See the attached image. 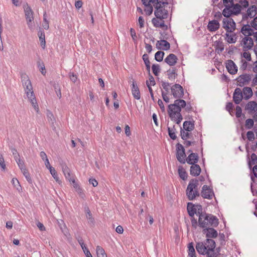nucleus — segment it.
Wrapping results in <instances>:
<instances>
[{"label":"nucleus","mask_w":257,"mask_h":257,"mask_svg":"<svg viewBox=\"0 0 257 257\" xmlns=\"http://www.w3.org/2000/svg\"><path fill=\"white\" fill-rule=\"evenodd\" d=\"M213 227H207L202 228V233L207 238L204 241L196 243V249L197 252L202 255H206L207 257H216L217 253L214 249L216 246L215 241L211 239L216 238L218 235L217 231Z\"/></svg>","instance_id":"nucleus-1"},{"label":"nucleus","mask_w":257,"mask_h":257,"mask_svg":"<svg viewBox=\"0 0 257 257\" xmlns=\"http://www.w3.org/2000/svg\"><path fill=\"white\" fill-rule=\"evenodd\" d=\"M218 224V219L211 214L204 213L198 218V226L202 228L207 227H216Z\"/></svg>","instance_id":"nucleus-2"},{"label":"nucleus","mask_w":257,"mask_h":257,"mask_svg":"<svg viewBox=\"0 0 257 257\" xmlns=\"http://www.w3.org/2000/svg\"><path fill=\"white\" fill-rule=\"evenodd\" d=\"M198 185L199 182L196 179H192L190 181L186 190V194L189 200H193L196 197L199 196L200 194L197 189Z\"/></svg>","instance_id":"nucleus-3"},{"label":"nucleus","mask_w":257,"mask_h":257,"mask_svg":"<svg viewBox=\"0 0 257 257\" xmlns=\"http://www.w3.org/2000/svg\"><path fill=\"white\" fill-rule=\"evenodd\" d=\"M23 86L27 94V96L30 101L35 109L38 112L39 110L38 105L36 102V97L33 90V87L30 80L25 82Z\"/></svg>","instance_id":"nucleus-4"},{"label":"nucleus","mask_w":257,"mask_h":257,"mask_svg":"<svg viewBox=\"0 0 257 257\" xmlns=\"http://www.w3.org/2000/svg\"><path fill=\"white\" fill-rule=\"evenodd\" d=\"M24 9L25 18L28 27L29 29H32L33 26L32 24V22L34 20V12L27 3H26V4L24 6Z\"/></svg>","instance_id":"nucleus-5"},{"label":"nucleus","mask_w":257,"mask_h":257,"mask_svg":"<svg viewBox=\"0 0 257 257\" xmlns=\"http://www.w3.org/2000/svg\"><path fill=\"white\" fill-rule=\"evenodd\" d=\"M176 147L177 160L182 164H185L186 155L184 147L180 143L177 144Z\"/></svg>","instance_id":"nucleus-6"},{"label":"nucleus","mask_w":257,"mask_h":257,"mask_svg":"<svg viewBox=\"0 0 257 257\" xmlns=\"http://www.w3.org/2000/svg\"><path fill=\"white\" fill-rule=\"evenodd\" d=\"M171 93L175 98H181L184 96V89L179 84H175L171 88Z\"/></svg>","instance_id":"nucleus-7"},{"label":"nucleus","mask_w":257,"mask_h":257,"mask_svg":"<svg viewBox=\"0 0 257 257\" xmlns=\"http://www.w3.org/2000/svg\"><path fill=\"white\" fill-rule=\"evenodd\" d=\"M154 15L157 19L163 20L166 19L168 17V12L164 7L160 8L157 6L154 12Z\"/></svg>","instance_id":"nucleus-8"},{"label":"nucleus","mask_w":257,"mask_h":257,"mask_svg":"<svg viewBox=\"0 0 257 257\" xmlns=\"http://www.w3.org/2000/svg\"><path fill=\"white\" fill-rule=\"evenodd\" d=\"M251 78V75L248 74H243L240 75L236 78L237 85L240 87H242L245 85L248 84Z\"/></svg>","instance_id":"nucleus-9"},{"label":"nucleus","mask_w":257,"mask_h":257,"mask_svg":"<svg viewBox=\"0 0 257 257\" xmlns=\"http://www.w3.org/2000/svg\"><path fill=\"white\" fill-rule=\"evenodd\" d=\"M201 196L203 198L211 199L214 195V192L212 188H210L206 185H204L202 188L201 192Z\"/></svg>","instance_id":"nucleus-10"},{"label":"nucleus","mask_w":257,"mask_h":257,"mask_svg":"<svg viewBox=\"0 0 257 257\" xmlns=\"http://www.w3.org/2000/svg\"><path fill=\"white\" fill-rule=\"evenodd\" d=\"M242 43L243 44V51H247L252 48L253 45V42L251 38L245 37L242 40Z\"/></svg>","instance_id":"nucleus-11"},{"label":"nucleus","mask_w":257,"mask_h":257,"mask_svg":"<svg viewBox=\"0 0 257 257\" xmlns=\"http://www.w3.org/2000/svg\"><path fill=\"white\" fill-rule=\"evenodd\" d=\"M199 156L197 153H191L185 159V162H186L188 164L193 165L196 164L198 162Z\"/></svg>","instance_id":"nucleus-12"},{"label":"nucleus","mask_w":257,"mask_h":257,"mask_svg":"<svg viewBox=\"0 0 257 257\" xmlns=\"http://www.w3.org/2000/svg\"><path fill=\"white\" fill-rule=\"evenodd\" d=\"M244 109L248 113H252L257 111V103L254 101H249L245 105Z\"/></svg>","instance_id":"nucleus-13"},{"label":"nucleus","mask_w":257,"mask_h":257,"mask_svg":"<svg viewBox=\"0 0 257 257\" xmlns=\"http://www.w3.org/2000/svg\"><path fill=\"white\" fill-rule=\"evenodd\" d=\"M226 30L227 32H232L235 29V23L233 20L226 15Z\"/></svg>","instance_id":"nucleus-14"},{"label":"nucleus","mask_w":257,"mask_h":257,"mask_svg":"<svg viewBox=\"0 0 257 257\" xmlns=\"http://www.w3.org/2000/svg\"><path fill=\"white\" fill-rule=\"evenodd\" d=\"M230 3L231 6V10L230 11L231 14L237 15L240 13L241 6L238 4H234L233 0H226V4Z\"/></svg>","instance_id":"nucleus-15"},{"label":"nucleus","mask_w":257,"mask_h":257,"mask_svg":"<svg viewBox=\"0 0 257 257\" xmlns=\"http://www.w3.org/2000/svg\"><path fill=\"white\" fill-rule=\"evenodd\" d=\"M243 98L242 91L240 88H236L235 89L233 97L234 102L237 104L240 103Z\"/></svg>","instance_id":"nucleus-16"},{"label":"nucleus","mask_w":257,"mask_h":257,"mask_svg":"<svg viewBox=\"0 0 257 257\" xmlns=\"http://www.w3.org/2000/svg\"><path fill=\"white\" fill-rule=\"evenodd\" d=\"M178 58L174 54H170L165 59L164 61L170 66H174L177 62Z\"/></svg>","instance_id":"nucleus-17"},{"label":"nucleus","mask_w":257,"mask_h":257,"mask_svg":"<svg viewBox=\"0 0 257 257\" xmlns=\"http://www.w3.org/2000/svg\"><path fill=\"white\" fill-rule=\"evenodd\" d=\"M156 48L158 49H162L166 51L170 49V43L165 40H161L160 41H157L156 44Z\"/></svg>","instance_id":"nucleus-18"},{"label":"nucleus","mask_w":257,"mask_h":257,"mask_svg":"<svg viewBox=\"0 0 257 257\" xmlns=\"http://www.w3.org/2000/svg\"><path fill=\"white\" fill-rule=\"evenodd\" d=\"M226 68L231 74H234L237 71V67L233 61L231 60H228V62L226 63Z\"/></svg>","instance_id":"nucleus-19"},{"label":"nucleus","mask_w":257,"mask_h":257,"mask_svg":"<svg viewBox=\"0 0 257 257\" xmlns=\"http://www.w3.org/2000/svg\"><path fill=\"white\" fill-rule=\"evenodd\" d=\"M174 101L173 104H170L168 105V112H173L176 111H181L179 106V98Z\"/></svg>","instance_id":"nucleus-20"},{"label":"nucleus","mask_w":257,"mask_h":257,"mask_svg":"<svg viewBox=\"0 0 257 257\" xmlns=\"http://www.w3.org/2000/svg\"><path fill=\"white\" fill-rule=\"evenodd\" d=\"M132 92L134 98L139 100L141 98V94L139 88L135 81L133 82L132 85Z\"/></svg>","instance_id":"nucleus-21"},{"label":"nucleus","mask_w":257,"mask_h":257,"mask_svg":"<svg viewBox=\"0 0 257 257\" xmlns=\"http://www.w3.org/2000/svg\"><path fill=\"white\" fill-rule=\"evenodd\" d=\"M241 32L245 37L251 36L254 33L253 30L250 28V26L249 25H244L241 28Z\"/></svg>","instance_id":"nucleus-22"},{"label":"nucleus","mask_w":257,"mask_h":257,"mask_svg":"<svg viewBox=\"0 0 257 257\" xmlns=\"http://www.w3.org/2000/svg\"><path fill=\"white\" fill-rule=\"evenodd\" d=\"M201 168L199 165L194 164L191 165L190 170V174L193 176H198L201 173Z\"/></svg>","instance_id":"nucleus-23"},{"label":"nucleus","mask_w":257,"mask_h":257,"mask_svg":"<svg viewBox=\"0 0 257 257\" xmlns=\"http://www.w3.org/2000/svg\"><path fill=\"white\" fill-rule=\"evenodd\" d=\"M219 28V24L217 20L209 21L207 25V29L210 32H214Z\"/></svg>","instance_id":"nucleus-24"},{"label":"nucleus","mask_w":257,"mask_h":257,"mask_svg":"<svg viewBox=\"0 0 257 257\" xmlns=\"http://www.w3.org/2000/svg\"><path fill=\"white\" fill-rule=\"evenodd\" d=\"M61 167L62 171L66 179L68 180L70 182H71V181L73 180V179L74 178L71 176L70 169L65 164H62L61 165Z\"/></svg>","instance_id":"nucleus-25"},{"label":"nucleus","mask_w":257,"mask_h":257,"mask_svg":"<svg viewBox=\"0 0 257 257\" xmlns=\"http://www.w3.org/2000/svg\"><path fill=\"white\" fill-rule=\"evenodd\" d=\"M71 182L73 183V186L75 189V190L78 194L79 197L83 199L85 195L83 193L82 189L80 188L79 184L75 182L74 179H73Z\"/></svg>","instance_id":"nucleus-26"},{"label":"nucleus","mask_w":257,"mask_h":257,"mask_svg":"<svg viewBox=\"0 0 257 257\" xmlns=\"http://www.w3.org/2000/svg\"><path fill=\"white\" fill-rule=\"evenodd\" d=\"M243 98L247 100L249 99L253 95L252 89L249 87H244L242 91Z\"/></svg>","instance_id":"nucleus-27"},{"label":"nucleus","mask_w":257,"mask_h":257,"mask_svg":"<svg viewBox=\"0 0 257 257\" xmlns=\"http://www.w3.org/2000/svg\"><path fill=\"white\" fill-rule=\"evenodd\" d=\"M168 78L170 80H174L177 77V69L176 67H173L172 69H169L167 71Z\"/></svg>","instance_id":"nucleus-28"},{"label":"nucleus","mask_w":257,"mask_h":257,"mask_svg":"<svg viewBox=\"0 0 257 257\" xmlns=\"http://www.w3.org/2000/svg\"><path fill=\"white\" fill-rule=\"evenodd\" d=\"M194 121H185L183 122V130L187 132H191L194 130Z\"/></svg>","instance_id":"nucleus-29"},{"label":"nucleus","mask_w":257,"mask_h":257,"mask_svg":"<svg viewBox=\"0 0 257 257\" xmlns=\"http://www.w3.org/2000/svg\"><path fill=\"white\" fill-rule=\"evenodd\" d=\"M187 211L189 215L193 217L196 213V205L193 204L192 202H188L187 206Z\"/></svg>","instance_id":"nucleus-30"},{"label":"nucleus","mask_w":257,"mask_h":257,"mask_svg":"<svg viewBox=\"0 0 257 257\" xmlns=\"http://www.w3.org/2000/svg\"><path fill=\"white\" fill-rule=\"evenodd\" d=\"M38 36L40 41L41 46L44 48L46 45L45 36L44 31L43 29L40 28V30L38 33Z\"/></svg>","instance_id":"nucleus-31"},{"label":"nucleus","mask_w":257,"mask_h":257,"mask_svg":"<svg viewBox=\"0 0 257 257\" xmlns=\"http://www.w3.org/2000/svg\"><path fill=\"white\" fill-rule=\"evenodd\" d=\"M256 7L255 5H252L247 10V14L243 18L250 17V18H253L256 15Z\"/></svg>","instance_id":"nucleus-32"},{"label":"nucleus","mask_w":257,"mask_h":257,"mask_svg":"<svg viewBox=\"0 0 257 257\" xmlns=\"http://www.w3.org/2000/svg\"><path fill=\"white\" fill-rule=\"evenodd\" d=\"M181 111H176L173 112H170L169 115L171 120H176V118L182 120L183 116L181 113Z\"/></svg>","instance_id":"nucleus-33"},{"label":"nucleus","mask_w":257,"mask_h":257,"mask_svg":"<svg viewBox=\"0 0 257 257\" xmlns=\"http://www.w3.org/2000/svg\"><path fill=\"white\" fill-rule=\"evenodd\" d=\"M215 51L218 54L221 53L224 48V43L220 40L216 41L215 42Z\"/></svg>","instance_id":"nucleus-34"},{"label":"nucleus","mask_w":257,"mask_h":257,"mask_svg":"<svg viewBox=\"0 0 257 257\" xmlns=\"http://www.w3.org/2000/svg\"><path fill=\"white\" fill-rule=\"evenodd\" d=\"M168 135L170 138L175 140L177 138V136L176 135V129L175 128V125H174L172 127H168Z\"/></svg>","instance_id":"nucleus-35"},{"label":"nucleus","mask_w":257,"mask_h":257,"mask_svg":"<svg viewBox=\"0 0 257 257\" xmlns=\"http://www.w3.org/2000/svg\"><path fill=\"white\" fill-rule=\"evenodd\" d=\"M188 256L189 257H196L195 250L193 245V242L189 243L188 245Z\"/></svg>","instance_id":"nucleus-36"},{"label":"nucleus","mask_w":257,"mask_h":257,"mask_svg":"<svg viewBox=\"0 0 257 257\" xmlns=\"http://www.w3.org/2000/svg\"><path fill=\"white\" fill-rule=\"evenodd\" d=\"M180 136L181 137L182 139L183 140H186L187 139H192V136L190 134L189 132H185L184 130L182 129V128L180 127Z\"/></svg>","instance_id":"nucleus-37"},{"label":"nucleus","mask_w":257,"mask_h":257,"mask_svg":"<svg viewBox=\"0 0 257 257\" xmlns=\"http://www.w3.org/2000/svg\"><path fill=\"white\" fill-rule=\"evenodd\" d=\"M178 173L180 177L183 180H186L187 178V173L184 168L180 166L178 167Z\"/></svg>","instance_id":"nucleus-38"},{"label":"nucleus","mask_w":257,"mask_h":257,"mask_svg":"<svg viewBox=\"0 0 257 257\" xmlns=\"http://www.w3.org/2000/svg\"><path fill=\"white\" fill-rule=\"evenodd\" d=\"M237 37L235 33L229 35L226 33V40L229 43H234L236 41Z\"/></svg>","instance_id":"nucleus-39"},{"label":"nucleus","mask_w":257,"mask_h":257,"mask_svg":"<svg viewBox=\"0 0 257 257\" xmlns=\"http://www.w3.org/2000/svg\"><path fill=\"white\" fill-rule=\"evenodd\" d=\"M85 211L86 212V216L88 220V222L91 223H93L94 222V218L92 216V214L89 210L88 207H85Z\"/></svg>","instance_id":"nucleus-40"},{"label":"nucleus","mask_w":257,"mask_h":257,"mask_svg":"<svg viewBox=\"0 0 257 257\" xmlns=\"http://www.w3.org/2000/svg\"><path fill=\"white\" fill-rule=\"evenodd\" d=\"M96 254L97 257H107L104 249L100 246L96 247Z\"/></svg>","instance_id":"nucleus-41"},{"label":"nucleus","mask_w":257,"mask_h":257,"mask_svg":"<svg viewBox=\"0 0 257 257\" xmlns=\"http://www.w3.org/2000/svg\"><path fill=\"white\" fill-rule=\"evenodd\" d=\"M165 53L161 51H158L155 54V59L158 62H161L163 60Z\"/></svg>","instance_id":"nucleus-42"},{"label":"nucleus","mask_w":257,"mask_h":257,"mask_svg":"<svg viewBox=\"0 0 257 257\" xmlns=\"http://www.w3.org/2000/svg\"><path fill=\"white\" fill-rule=\"evenodd\" d=\"M152 70L154 74L158 76L161 71L160 65L158 64H153L152 66Z\"/></svg>","instance_id":"nucleus-43"},{"label":"nucleus","mask_w":257,"mask_h":257,"mask_svg":"<svg viewBox=\"0 0 257 257\" xmlns=\"http://www.w3.org/2000/svg\"><path fill=\"white\" fill-rule=\"evenodd\" d=\"M145 6L146 7V8L145 9L146 15L148 16L151 15L153 11V8L151 5V3L148 2V3L146 4V6Z\"/></svg>","instance_id":"nucleus-44"},{"label":"nucleus","mask_w":257,"mask_h":257,"mask_svg":"<svg viewBox=\"0 0 257 257\" xmlns=\"http://www.w3.org/2000/svg\"><path fill=\"white\" fill-rule=\"evenodd\" d=\"M37 65L41 73L44 75H45V67L44 63L40 59L37 61Z\"/></svg>","instance_id":"nucleus-45"},{"label":"nucleus","mask_w":257,"mask_h":257,"mask_svg":"<svg viewBox=\"0 0 257 257\" xmlns=\"http://www.w3.org/2000/svg\"><path fill=\"white\" fill-rule=\"evenodd\" d=\"M251 160L248 162V166L250 168L252 165H257V156L254 154L252 153L250 156Z\"/></svg>","instance_id":"nucleus-46"},{"label":"nucleus","mask_w":257,"mask_h":257,"mask_svg":"<svg viewBox=\"0 0 257 257\" xmlns=\"http://www.w3.org/2000/svg\"><path fill=\"white\" fill-rule=\"evenodd\" d=\"M202 207L200 204H196V212L195 214L196 215L199 216V218L200 217V216L203 215L204 213H206L205 212H203L202 210Z\"/></svg>","instance_id":"nucleus-47"},{"label":"nucleus","mask_w":257,"mask_h":257,"mask_svg":"<svg viewBox=\"0 0 257 257\" xmlns=\"http://www.w3.org/2000/svg\"><path fill=\"white\" fill-rule=\"evenodd\" d=\"M53 86L55 90V92L57 94V96L58 97V98L59 99L61 98L62 97V95H61V89H60V86L59 85V84L58 83H54Z\"/></svg>","instance_id":"nucleus-48"},{"label":"nucleus","mask_w":257,"mask_h":257,"mask_svg":"<svg viewBox=\"0 0 257 257\" xmlns=\"http://www.w3.org/2000/svg\"><path fill=\"white\" fill-rule=\"evenodd\" d=\"M12 183L14 187H15L17 188V190L20 192L21 190H22V187L21 185H20V183L19 181L16 178H13L12 180Z\"/></svg>","instance_id":"nucleus-49"},{"label":"nucleus","mask_w":257,"mask_h":257,"mask_svg":"<svg viewBox=\"0 0 257 257\" xmlns=\"http://www.w3.org/2000/svg\"><path fill=\"white\" fill-rule=\"evenodd\" d=\"M50 172L54 179L55 180L56 182H59V177L58 176V174L56 170H55L54 168H50V169H49Z\"/></svg>","instance_id":"nucleus-50"},{"label":"nucleus","mask_w":257,"mask_h":257,"mask_svg":"<svg viewBox=\"0 0 257 257\" xmlns=\"http://www.w3.org/2000/svg\"><path fill=\"white\" fill-rule=\"evenodd\" d=\"M20 75H21V82L22 83V85L25 82H26L30 80L29 77L26 73H24V72H21Z\"/></svg>","instance_id":"nucleus-51"},{"label":"nucleus","mask_w":257,"mask_h":257,"mask_svg":"<svg viewBox=\"0 0 257 257\" xmlns=\"http://www.w3.org/2000/svg\"><path fill=\"white\" fill-rule=\"evenodd\" d=\"M254 124V121L252 119L248 118L246 120L245 123V127L247 129H250L252 127Z\"/></svg>","instance_id":"nucleus-52"},{"label":"nucleus","mask_w":257,"mask_h":257,"mask_svg":"<svg viewBox=\"0 0 257 257\" xmlns=\"http://www.w3.org/2000/svg\"><path fill=\"white\" fill-rule=\"evenodd\" d=\"M161 83L162 88L165 90V91L166 92V93H167V94L169 91V86L170 85V84L169 82H165L164 81H162Z\"/></svg>","instance_id":"nucleus-53"},{"label":"nucleus","mask_w":257,"mask_h":257,"mask_svg":"<svg viewBox=\"0 0 257 257\" xmlns=\"http://www.w3.org/2000/svg\"><path fill=\"white\" fill-rule=\"evenodd\" d=\"M235 110H236V113H235L236 117L237 118L240 117L242 114V109H241V107L238 105L236 106Z\"/></svg>","instance_id":"nucleus-54"},{"label":"nucleus","mask_w":257,"mask_h":257,"mask_svg":"<svg viewBox=\"0 0 257 257\" xmlns=\"http://www.w3.org/2000/svg\"><path fill=\"white\" fill-rule=\"evenodd\" d=\"M69 78L72 82H76L77 79L76 75L74 72H70L69 73Z\"/></svg>","instance_id":"nucleus-55"},{"label":"nucleus","mask_w":257,"mask_h":257,"mask_svg":"<svg viewBox=\"0 0 257 257\" xmlns=\"http://www.w3.org/2000/svg\"><path fill=\"white\" fill-rule=\"evenodd\" d=\"M247 138L249 141H252L254 139V135L253 132L248 131L246 134Z\"/></svg>","instance_id":"nucleus-56"},{"label":"nucleus","mask_w":257,"mask_h":257,"mask_svg":"<svg viewBox=\"0 0 257 257\" xmlns=\"http://www.w3.org/2000/svg\"><path fill=\"white\" fill-rule=\"evenodd\" d=\"M192 226L196 229L197 225H198V221H197V219H195L194 216L192 217L191 219Z\"/></svg>","instance_id":"nucleus-57"},{"label":"nucleus","mask_w":257,"mask_h":257,"mask_svg":"<svg viewBox=\"0 0 257 257\" xmlns=\"http://www.w3.org/2000/svg\"><path fill=\"white\" fill-rule=\"evenodd\" d=\"M159 19L156 18H153L152 20V23L153 24L154 26L156 28H159V24H160L159 20Z\"/></svg>","instance_id":"nucleus-58"},{"label":"nucleus","mask_w":257,"mask_h":257,"mask_svg":"<svg viewBox=\"0 0 257 257\" xmlns=\"http://www.w3.org/2000/svg\"><path fill=\"white\" fill-rule=\"evenodd\" d=\"M243 57L245 58L248 61H251V58L250 54L249 52L244 51L242 54Z\"/></svg>","instance_id":"nucleus-59"},{"label":"nucleus","mask_w":257,"mask_h":257,"mask_svg":"<svg viewBox=\"0 0 257 257\" xmlns=\"http://www.w3.org/2000/svg\"><path fill=\"white\" fill-rule=\"evenodd\" d=\"M179 102L180 103L179 106L181 109H182V108H185V106H186V102L183 99L179 98Z\"/></svg>","instance_id":"nucleus-60"},{"label":"nucleus","mask_w":257,"mask_h":257,"mask_svg":"<svg viewBox=\"0 0 257 257\" xmlns=\"http://www.w3.org/2000/svg\"><path fill=\"white\" fill-rule=\"evenodd\" d=\"M239 3L241 5V7H242L244 8H246L248 7L249 3L247 0H240Z\"/></svg>","instance_id":"nucleus-61"},{"label":"nucleus","mask_w":257,"mask_h":257,"mask_svg":"<svg viewBox=\"0 0 257 257\" xmlns=\"http://www.w3.org/2000/svg\"><path fill=\"white\" fill-rule=\"evenodd\" d=\"M149 81L150 82L149 83V84H150V86L151 85L154 86L156 84V82H155L154 77L152 76V75L150 73H149Z\"/></svg>","instance_id":"nucleus-62"},{"label":"nucleus","mask_w":257,"mask_h":257,"mask_svg":"<svg viewBox=\"0 0 257 257\" xmlns=\"http://www.w3.org/2000/svg\"><path fill=\"white\" fill-rule=\"evenodd\" d=\"M167 95V93H165L164 91L162 90V96L164 101L166 103H168L169 102V98Z\"/></svg>","instance_id":"nucleus-63"},{"label":"nucleus","mask_w":257,"mask_h":257,"mask_svg":"<svg viewBox=\"0 0 257 257\" xmlns=\"http://www.w3.org/2000/svg\"><path fill=\"white\" fill-rule=\"evenodd\" d=\"M251 26L257 30V17H255L250 23Z\"/></svg>","instance_id":"nucleus-64"}]
</instances>
